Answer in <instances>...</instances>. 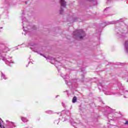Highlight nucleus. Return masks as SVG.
I'll return each instance as SVG.
<instances>
[{
	"label": "nucleus",
	"mask_w": 128,
	"mask_h": 128,
	"mask_svg": "<svg viewBox=\"0 0 128 128\" xmlns=\"http://www.w3.org/2000/svg\"><path fill=\"white\" fill-rule=\"evenodd\" d=\"M8 52H10V48L6 46L4 44L0 43V60H2L6 64L12 66V64H14V62L12 60V56H6Z\"/></svg>",
	"instance_id": "f257e3e1"
},
{
	"label": "nucleus",
	"mask_w": 128,
	"mask_h": 128,
	"mask_svg": "<svg viewBox=\"0 0 128 128\" xmlns=\"http://www.w3.org/2000/svg\"><path fill=\"white\" fill-rule=\"evenodd\" d=\"M73 36L74 38L78 40L79 38L80 40H82L84 36H86V33L84 32V30L80 29L74 32H73Z\"/></svg>",
	"instance_id": "f03ea898"
},
{
	"label": "nucleus",
	"mask_w": 128,
	"mask_h": 128,
	"mask_svg": "<svg viewBox=\"0 0 128 128\" xmlns=\"http://www.w3.org/2000/svg\"><path fill=\"white\" fill-rule=\"evenodd\" d=\"M61 76L63 78H65V82L67 86H76V80H72V82H70L68 80H66L68 78V76H66V75H63L62 74H61Z\"/></svg>",
	"instance_id": "7ed1b4c3"
},
{
	"label": "nucleus",
	"mask_w": 128,
	"mask_h": 128,
	"mask_svg": "<svg viewBox=\"0 0 128 128\" xmlns=\"http://www.w3.org/2000/svg\"><path fill=\"white\" fill-rule=\"evenodd\" d=\"M116 36L119 38H124L126 34V31L122 30L120 28H119V30L116 29Z\"/></svg>",
	"instance_id": "20e7f679"
},
{
	"label": "nucleus",
	"mask_w": 128,
	"mask_h": 128,
	"mask_svg": "<svg viewBox=\"0 0 128 128\" xmlns=\"http://www.w3.org/2000/svg\"><path fill=\"white\" fill-rule=\"evenodd\" d=\"M64 112V114H70V110H62L61 113H60V117L59 118V120H63L64 118V120L63 122H66L67 120V118H64V116H62V114Z\"/></svg>",
	"instance_id": "39448f33"
},
{
	"label": "nucleus",
	"mask_w": 128,
	"mask_h": 128,
	"mask_svg": "<svg viewBox=\"0 0 128 128\" xmlns=\"http://www.w3.org/2000/svg\"><path fill=\"white\" fill-rule=\"evenodd\" d=\"M30 48L34 50L35 52H38L40 50V48L38 46V45H36L34 44H30Z\"/></svg>",
	"instance_id": "423d86ee"
},
{
	"label": "nucleus",
	"mask_w": 128,
	"mask_h": 128,
	"mask_svg": "<svg viewBox=\"0 0 128 128\" xmlns=\"http://www.w3.org/2000/svg\"><path fill=\"white\" fill-rule=\"evenodd\" d=\"M22 26H23V30L24 31L26 32H28V27H26V26H28V22H26V21H24V19H22Z\"/></svg>",
	"instance_id": "0eeeda50"
},
{
	"label": "nucleus",
	"mask_w": 128,
	"mask_h": 128,
	"mask_svg": "<svg viewBox=\"0 0 128 128\" xmlns=\"http://www.w3.org/2000/svg\"><path fill=\"white\" fill-rule=\"evenodd\" d=\"M6 122H8V128H16V124H14V123L9 122L8 120H6Z\"/></svg>",
	"instance_id": "6e6552de"
},
{
	"label": "nucleus",
	"mask_w": 128,
	"mask_h": 128,
	"mask_svg": "<svg viewBox=\"0 0 128 128\" xmlns=\"http://www.w3.org/2000/svg\"><path fill=\"white\" fill-rule=\"evenodd\" d=\"M108 108V110H106V112H108L109 114H115L116 113V110H112V108L106 106Z\"/></svg>",
	"instance_id": "1a4fd4ad"
},
{
	"label": "nucleus",
	"mask_w": 128,
	"mask_h": 128,
	"mask_svg": "<svg viewBox=\"0 0 128 128\" xmlns=\"http://www.w3.org/2000/svg\"><path fill=\"white\" fill-rule=\"evenodd\" d=\"M44 56V58L46 59V60H48L50 62H52V60H54V58L52 56H48L47 58L44 56Z\"/></svg>",
	"instance_id": "9d476101"
},
{
	"label": "nucleus",
	"mask_w": 128,
	"mask_h": 128,
	"mask_svg": "<svg viewBox=\"0 0 128 128\" xmlns=\"http://www.w3.org/2000/svg\"><path fill=\"white\" fill-rule=\"evenodd\" d=\"M70 122L72 126H76V123L74 121V119H72V118H70Z\"/></svg>",
	"instance_id": "9b49d317"
},
{
	"label": "nucleus",
	"mask_w": 128,
	"mask_h": 128,
	"mask_svg": "<svg viewBox=\"0 0 128 128\" xmlns=\"http://www.w3.org/2000/svg\"><path fill=\"white\" fill-rule=\"evenodd\" d=\"M124 50L126 52H128V40H126L124 43Z\"/></svg>",
	"instance_id": "f8f14e48"
},
{
	"label": "nucleus",
	"mask_w": 128,
	"mask_h": 128,
	"mask_svg": "<svg viewBox=\"0 0 128 128\" xmlns=\"http://www.w3.org/2000/svg\"><path fill=\"white\" fill-rule=\"evenodd\" d=\"M61 6L62 8H66V3L64 0H60V1Z\"/></svg>",
	"instance_id": "ddd939ff"
},
{
	"label": "nucleus",
	"mask_w": 128,
	"mask_h": 128,
	"mask_svg": "<svg viewBox=\"0 0 128 128\" xmlns=\"http://www.w3.org/2000/svg\"><path fill=\"white\" fill-rule=\"evenodd\" d=\"M122 22V20H116V21H112V22H108V24H116V22Z\"/></svg>",
	"instance_id": "4468645a"
},
{
	"label": "nucleus",
	"mask_w": 128,
	"mask_h": 128,
	"mask_svg": "<svg viewBox=\"0 0 128 128\" xmlns=\"http://www.w3.org/2000/svg\"><path fill=\"white\" fill-rule=\"evenodd\" d=\"M1 78L3 80H8V77L2 72H1Z\"/></svg>",
	"instance_id": "2eb2a0df"
},
{
	"label": "nucleus",
	"mask_w": 128,
	"mask_h": 128,
	"mask_svg": "<svg viewBox=\"0 0 128 128\" xmlns=\"http://www.w3.org/2000/svg\"><path fill=\"white\" fill-rule=\"evenodd\" d=\"M77 100H78V98H76V96H74L72 99V104H75V102H76Z\"/></svg>",
	"instance_id": "dca6fc26"
},
{
	"label": "nucleus",
	"mask_w": 128,
	"mask_h": 128,
	"mask_svg": "<svg viewBox=\"0 0 128 128\" xmlns=\"http://www.w3.org/2000/svg\"><path fill=\"white\" fill-rule=\"evenodd\" d=\"M21 120L23 122H28V119H26V118L24 117H21Z\"/></svg>",
	"instance_id": "f3484780"
},
{
	"label": "nucleus",
	"mask_w": 128,
	"mask_h": 128,
	"mask_svg": "<svg viewBox=\"0 0 128 128\" xmlns=\"http://www.w3.org/2000/svg\"><path fill=\"white\" fill-rule=\"evenodd\" d=\"M2 122H4V121L0 118V128H6L4 126L2 125Z\"/></svg>",
	"instance_id": "a211bd4d"
},
{
	"label": "nucleus",
	"mask_w": 128,
	"mask_h": 128,
	"mask_svg": "<svg viewBox=\"0 0 128 128\" xmlns=\"http://www.w3.org/2000/svg\"><path fill=\"white\" fill-rule=\"evenodd\" d=\"M58 122H60V121L58 120H56L54 121V124H58Z\"/></svg>",
	"instance_id": "6ab92c4d"
},
{
	"label": "nucleus",
	"mask_w": 128,
	"mask_h": 128,
	"mask_svg": "<svg viewBox=\"0 0 128 128\" xmlns=\"http://www.w3.org/2000/svg\"><path fill=\"white\" fill-rule=\"evenodd\" d=\"M47 114H52V110H48L46 112Z\"/></svg>",
	"instance_id": "aec40b11"
},
{
	"label": "nucleus",
	"mask_w": 128,
	"mask_h": 128,
	"mask_svg": "<svg viewBox=\"0 0 128 128\" xmlns=\"http://www.w3.org/2000/svg\"><path fill=\"white\" fill-rule=\"evenodd\" d=\"M114 0H107V3L108 4H110Z\"/></svg>",
	"instance_id": "412c9836"
},
{
	"label": "nucleus",
	"mask_w": 128,
	"mask_h": 128,
	"mask_svg": "<svg viewBox=\"0 0 128 128\" xmlns=\"http://www.w3.org/2000/svg\"><path fill=\"white\" fill-rule=\"evenodd\" d=\"M62 12H64V9H62V8H61L60 10V14H62Z\"/></svg>",
	"instance_id": "4be33fe9"
},
{
	"label": "nucleus",
	"mask_w": 128,
	"mask_h": 128,
	"mask_svg": "<svg viewBox=\"0 0 128 128\" xmlns=\"http://www.w3.org/2000/svg\"><path fill=\"white\" fill-rule=\"evenodd\" d=\"M124 124L126 126H128V120H126V122Z\"/></svg>",
	"instance_id": "5701e85b"
},
{
	"label": "nucleus",
	"mask_w": 128,
	"mask_h": 128,
	"mask_svg": "<svg viewBox=\"0 0 128 128\" xmlns=\"http://www.w3.org/2000/svg\"><path fill=\"white\" fill-rule=\"evenodd\" d=\"M62 106H64V108H66V106L64 105V103L62 102Z\"/></svg>",
	"instance_id": "b1692460"
},
{
	"label": "nucleus",
	"mask_w": 128,
	"mask_h": 128,
	"mask_svg": "<svg viewBox=\"0 0 128 128\" xmlns=\"http://www.w3.org/2000/svg\"><path fill=\"white\" fill-rule=\"evenodd\" d=\"M102 24H104V28L106 26V22H104Z\"/></svg>",
	"instance_id": "393cba45"
},
{
	"label": "nucleus",
	"mask_w": 128,
	"mask_h": 128,
	"mask_svg": "<svg viewBox=\"0 0 128 128\" xmlns=\"http://www.w3.org/2000/svg\"><path fill=\"white\" fill-rule=\"evenodd\" d=\"M125 76H126L125 78H128V74H126Z\"/></svg>",
	"instance_id": "a878e982"
},
{
	"label": "nucleus",
	"mask_w": 128,
	"mask_h": 128,
	"mask_svg": "<svg viewBox=\"0 0 128 128\" xmlns=\"http://www.w3.org/2000/svg\"><path fill=\"white\" fill-rule=\"evenodd\" d=\"M66 92L68 96H70V94H68V90H66V92Z\"/></svg>",
	"instance_id": "bb28decb"
},
{
	"label": "nucleus",
	"mask_w": 128,
	"mask_h": 128,
	"mask_svg": "<svg viewBox=\"0 0 128 128\" xmlns=\"http://www.w3.org/2000/svg\"><path fill=\"white\" fill-rule=\"evenodd\" d=\"M108 10V8H106L104 10V12H106V10Z\"/></svg>",
	"instance_id": "cd10ccee"
},
{
	"label": "nucleus",
	"mask_w": 128,
	"mask_h": 128,
	"mask_svg": "<svg viewBox=\"0 0 128 128\" xmlns=\"http://www.w3.org/2000/svg\"><path fill=\"white\" fill-rule=\"evenodd\" d=\"M32 28L33 30H36V26H34V28Z\"/></svg>",
	"instance_id": "c85d7f7f"
},
{
	"label": "nucleus",
	"mask_w": 128,
	"mask_h": 128,
	"mask_svg": "<svg viewBox=\"0 0 128 128\" xmlns=\"http://www.w3.org/2000/svg\"><path fill=\"white\" fill-rule=\"evenodd\" d=\"M74 22H78V19L74 20Z\"/></svg>",
	"instance_id": "c756f323"
},
{
	"label": "nucleus",
	"mask_w": 128,
	"mask_h": 128,
	"mask_svg": "<svg viewBox=\"0 0 128 128\" xmlns=\"http://www.w3.org/2000/svg\"><path fill=\"white\" fill-rule=\"evenodd\" d=\"M88 0L89 2H92V0Z\"/></svg>",
	"instance_id": "7c9ffc66"
},
{
	"label": "nucleus",
	"mask_w": 128,
	"mask_h": 128,
	"mask_svg": "<svg viewBox=\"0 0 128 128\" xmlns=\"http://www.w3.org/2000/svg\"><path fill=\"white\" fill-rule=\"evenodd\" d=\"M107 95L110 96V94H108Z\"/></svg>",
	"instance_id": "2f4dec72"
},
{
	"label": "nucleus",
	"mask_w": 128,
	"mask_h": 128,
	"mask_svg": "<svg viewBox=\"0 0 128 128\" xmlns=\"http://www.w3.org/2000/svg\"><path fill=\"white\" fill-rule=\"evenodd\" d=\"M40 56H42V54H40Z\"/></svg>",
	"instance_id": "473e14b6"
},
{
	"label": "nucleus",
	"mask_w": 128,
	"mask_h": 128,
	"mask_svg": "<svg viewBox=\"0 0 128 128\" xmlns=\"http://www.w3.org/2000/svg\"><path fill=\"white\" fill-rule=\"evenodd\" d=\"M124 98H126V96H124Z\"/></svg>",
	"instance_id": "72a5a7b5"
},
{
	"label": "nucleus",
	"mask_w": 128,
	"mask_h": 128,
	"mask_svg": "<svg viewBox=\"0 0 128 128\" xmlns=\"http://www.w3.org/2000/svg\"><path fill=\"white\" fill-rule=\"evenodd\" d=\"M120 84V86H122V84Z\"/></svg>",
	"instance_id": "f704fd0d"
},
{
	"label": "nucleus",
	"mask_w": 128,
	"mask_h": 128,
	"mask_svg": "<svg viewBox=\"0 0 128 128\" xmlns=\"http://www.w3.org/2000/svg\"><path fill=\"white\" fill-rule=\"evenodd\" d=\"M102 104H104V102H102Z\"/></svg>",
	"instance_id": "c9c22d12"
},
{
	"label": "nucleus",
	"mask_w": 128,
	"mask_h": 128,
	"mask_svg": "<svg viewBox=\"0 0 128 128\" xmlns=\"http://www.w3.org/2000/svg\"><path fill=\"white\" fill-rule=\"evenodd\" d=\"M107 118H108V116H107Z\"/></svg>",
	"instance_id": "e433bc0d"
}]
</instances>
